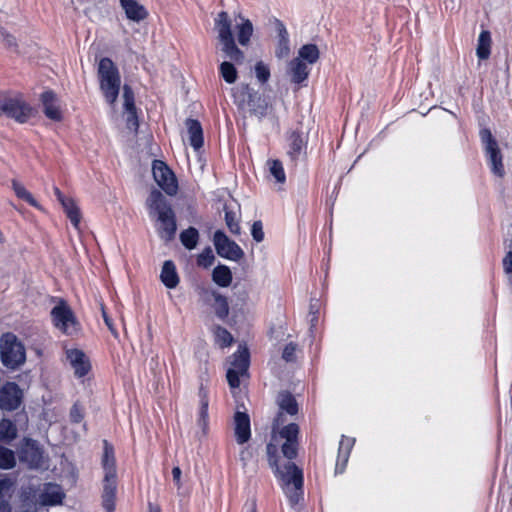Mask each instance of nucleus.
Instances as JSON below:
<instances>
[{
	"label": "nucleus",
	"instance_id": "nucleus-22",
	"mask_svg": "<svg viewBox=\"0 0 512 512\" xmlns=\"http://www.w3.org/2000/svg\"><path fill=\"white\" fill-rule=\"evenodd\" d=\"M187 128L190 145L198 150L203 146V130L199 121L195 119H187L185 122Z\"/></svg>",
	"mask_w": 512,
	"mask_h": 512
},
{
	"label": "nucleus",
	"instance_id": "nucleus-17",
	"mask_svg": "<svg viewBox=\"0 0 512 512\" xmlns=\"http://www.w3.org/2000/svg\"><path fill=\"white\" fill-rule=\"evenodd\" d=\"M120 7L128 20L139 23L148 17V11L138 0H120Z\"/></svg>",
	"mask_w": 512,
	"mask_h": 512
},
{
	"label": "nucleus",
	"instance_id": "nucleus-20",
	"mask_svg": "<svg viewBox=\"0 0 512 512\" xmlns=\"http://www.w3.org/2000/svg\"><path fill=\"white\" fill-rule=\"evenodd\" d=\"M41 100L44 106V114L51 120L60 121L62 114L56 95L52 91H45L41 95Z\"/></svg>",
	"mask_w": 512,
	"mask_h": 512
},
{
	"label": "nucleus",
	"instance_id": "nucleus-30",
	"mask_svg": "<svg viewBox=\"0 0 512 512\" xmlns=\"http://www.w3.org/2000/svg\"><path fill=\"white\" fill-rule=\"evenodd\" d=\"M61 205H62L67 217L70 219L72 225L76 229H79V225H80V221H81V213H80V209L77 206L74 199L67 198L66 200H63Z\"/></svg>",
	"mask_w": 512,
	"mask_h": 512
},
{
	"label": "nucleus",
	"instance_id": "nucleus-54",
	"mask_svg": "<svg viewBox=\"0 0 512 512\" xmlns=\"http://www.w3.org/2000/svg\"><path fill=\"white\" fill-rule=\"evenodd\" d=\"M181 473L182 472L179 467H174L172 469L173 480L175 481L178 487H181Z\"/></svg>",
	"mask_w": 512,
	"mask_h": 512
},
{
	"label": "nucleus",
	"instance_id": "nucleus-35",
	"mask_svg": "<svg viewBox=\"0 0 512 512\" xmlns=\"http://www.w3.org/2000/svg\"><path fill=\"white\" fill-rule=\"evenodd\" d=\"M353 440L350 439V438H347V437H342L340 443H339V451H338V461H337V464H336V470L338 471L339 469V462L341 461L342 462V467L340 469V472H342L343 468H344V465L345 463L347 462L348 460V457H349V453H350V450L353 446Z\"/></svg>",
	"mask_w": 512,
	"mask_h": 512
},
{
	"label": "nucleus",
	"instance_id": "nucleus-55",
	"mask_svg": "<svg viewBox=\"0 0 512 512\" xmlns=\"http://www.w3.org/2000/svg\"><path fill=\"white\" fill-rule=\"evenodd\" d=\"M0 512H11V507L7 501L0 502Z\"/></svg>",
	"mask_w": 512,
	"mask_h": 512
},
{
	"label": "nucleus",
	"instance_id": "nucleus-4",
	"mask_svg": "<svg viewBox=\"0 0 512 512\" xmlns=\"http://www.w3.org/2000/svg\"><path fill=\"white\" fill-rule=\"evenodd\" d=\"M104 451L101 465L103 469L101 503L106 512L115 511L117 491V467L114 449L106 440L103 442Z\"/></svg>",
	"mask_w": 512,
	"mask_h": 512
},
{
	"label": "nucleus",
	"instance_id": "nucleus-18",
	"mask_svg": "<svg viewBox=\"0 0 512 512\" xmlns=\"http://www.w3.org/2000/svg\"><path fill=\"white\" fill-rule=\"evenodd\" d=\"M199 397V409L197 424L202 429L203 434L207 433L208 430V407H209V393L206 386L200 385L198 391Z\"/></svg>",
	"mask_w": 512,
	"mask_h": 512
},
{
	"label": "nucleus",
	"instance_id": "nucleus-6",
	"mask_svg": "<svg viewBox=\"0 0 512 512\" xmlns=\"http://www.w3.org/2000/svg\"><path fill=\"white\" fill-rule=\"evenodd\" d=\"M232 22L226 12H220L215 19L217 38L221 45V51L226 57L241 62L244 58L243 52L236 46L232 33Z\"/></svg>",
	"mask_w": 512,
	"mask_h": 512
},
{
	"label": "nucleus",
	"instance_id": "nucleus-52",
	"mask_svg": "<svg viewBox=\"0 0 512 512\" xmlns=\"http://www.w3.org/2000/svg\"><path fill=\"white\" fill-rule=\"evenodd\" d=\"M503 269L507 274L512 273V251L507 252L503 258Z\"/></svg>",
	"mask_w": 512,
	"mask_h": 512
},
{
	"label": "nucleus",
	"instance_id": "nucleus-34",
	"mask_svg": "<svg viewBox=\"0 0 512 512\" xmlns=\"http://www.w3.org/2000/svg\"><path fill=\"white\" fill-rule=\"evenodd\" d=\"M199 233L196 228L189 227L180 234V241L185 248L192 250L196 248L198 244Z\"/></svg>",
	"mask_w": 512,
	"mask_h": 512
},
{
	"label": "nucleus",
	"instance_id": "nucleus-58",
	"mask_svg": "<svg viewBox=\"0 0 512 512\" xmlns=\"http://www.w3.org/2000/svg\"><path fill=\"white\" fill-rule=\"evenodd\" d=\"M149 512H161L159 506L149 503Z\"/></svg>",
	"mask_w": 512,
	"mask_h": 512
},
{
	"label": "nucleus",
	"instance_id": "nucleus-40",
	"mask_svg": "<svg viewBox=\"0 0 512 512\" xmlns=\"http://www.w3.org/2000/svg\"><path fill=\"white\" fill-rule=\"evenodd\" d=\"M214 337L216 343L219 344L221 347L230 346L233 342V337L231 333L220 326L214 328Z\"/></svg>",
	"mask_w": 512,
	"mask_h": 512
},
{
	"label": "nucleus",
	"instance_id": "nucleus-15",
	"mask_svg": "<svg viewBox=\"0 0 512 512\" xmlns=\"http://www.w3.org/2000/svg\"><path fill=\"white\" fill-rule=\"evenodd\" d=\"M234 436L239 445H244L251 437L250 418L239 410L234 415Z\"/></svg>",
	"mask_w": 512,
	"mask_h": 512
},
{
	"label": "nucleus",
	"instance_id": "nucleus-1",
	"mask_svg": "<svg viewBox=\"0 0 512 512\" xmlns=\"http://www.w3.org/2000/svg\"><path fill=\"white\" fill-rule=\"evenodd\" d=\"M277 405L279 408L278 414L274 419L272 426V438L269 444L277 446L281 441L282 454L285 458L293 459L297 455V435L299 433V427L295 423H289L285 425L286 418L285 414L294 416L298 412V404L296 399L290 393L282 391L277 396Z\"/></svg>",
	"mask_w": 512,
	"mask_h": 512
},
{
	"label": "nucleus",
	"instance_id": "nucleus-10",
	"mask_svg": "<svg viewBox=\"0 0 512 512\" xmlns=\"http://www.w3.org/2000/svg\"><path fill=\"white\" fill-rule=\"evenodd\" d=\"M249 352L246 347L239 346L238 350L232 355V361L227 370V381L231 389H236L240 385V378L248 373Z\"/></svg>",
	"mask_w": 512,
	"mask_h": 512
},
{
	"label": "nucleus",
	"instance_id": "nucleus-46",
	"mask_svg": "<svg viewBox=\"0 0 512 512\" xmlns=\"http://www.w3.org/2000/svg\"><path fill=\"white\" fill-rule=\"evenodd\" d=\"M253 458V451L249 446H243L239 451V460L242 463L243 468H245L249 461Z\"/></svg>",
	"mask_w": 512,
	"mask_h": 512
},
{
	"label": "nucleus",
	"instance_id": "nucleus-32",
	"mask_svg": "<svg viewBox=\"0 0 512 512\" xmlns=\"http://www.w3.org/2000/svg\"><path fill=\"white\" fill-rule=\"evenodd\" d=\"M266 167L276 183L281 185L285 183L286 174L281 161L277 159H269L266 162Z\"/></svg>",
	"mask_w": 512,
	"mask_h": 512
},
{
	"label": "nucleus",
	"instance_id": "nucleus-7",
	"mask_svg": "<svg viewBox=\"0 0 512 512\" xmlns=\"http://www.w3.org/2000/svg\"><path fill=\"white\" fill-rule=\"evenodd\" d=\"M1 363L12 370L22 366L26 361V351L22 342L13 333L0 336Z\"/></svg>",
	"mask_w": 512,
	"mask_h": 512
},
{
	"label": "nucleus",
	"instance_id": "nucleus-3",
	"mask_svg": "<svg viewBox=\"0 0 512 512\" xmlns=\"http://www.w3.org/2000/svg\"><path fill=\"white\" fill-rule=\"evenodd\" d=\"M147 206L150 214L157 215L156 230L159 237L169 242L175 237L177 230L175 214L163 194L158 190L151 191Z\"/></svg>",
	"mask_w": 512,
	"mask_h": 512
},
{
	"label": "nucleus",
	"instance_id": "nucleus-57",
	"mask_svg": "<svg viewBox=\"0 0 512 512\" xmlns=\"http://www.w3.org/2000/svg\"><path fill=\"white\" fill-rule=\"evenodd\" d=\"M247 512H256V503L254 500L247 504Z\"/></svg>",
	"mask_w": 512,
	"mask_h": 512
},
{
	"label": "nucleus",
	"instance_id": "nucleus-51",
	"mask_svg": "<svg viewBox=\"0 0 512 512\" xmlns=\"http://www.w3.org/2000/svg\"><path fill=\"white\" fill-rule=\"evenodd\" d=\"M70 418L72 422L79 423L83 419L82 408L78 404H74L70 411Z\"/></svg>",
	"mask_w": 512,
	"mask_h": 512
},
{
	"label": "nucleus",
	"instance_id": "nucleus-41",
	"mask_svg": "<svg viewBox=\"0 0 512 512\" xmlns=\"http://www.w3.org/2000/svg\"><path fill=\"white\" fill-rule=\"evenodd\" d=\"M225 222L232 234H240L239 217L235 212L229 211L227 208H225Z\"/></svg>",
	"mask_w": 512,
	"mask_h": 512
},
{
	"label": "nucleus",
	"instance_id": "nucleus-9",
	"mask_svg": "<svg viewBox=\"0 0 512 512\" xmlns=\"http://www.w3.org/2000/svg\"><path fill=\"white\" fill-rule=\"evenodd\" d=\"M51 318L54 326L64 334L71 335L78 330L76 317L64 300H59L51 310Z\"/></svg>",
	"mask_w": 512,
	"mask_h": 512
},
{
	"label": "nucleus",
	"instance_id": "nucleus-24",
	"mask_svg": "<svg viewBox=\"0 0 512 512\" xmlns=\"http://www.w3.org/2000/svg\"><path fill=\"white\" fill-rule=\"evenodd\" d=\"M276 31L278 34V44L275 51L276 57L279 59L287 58L290 53L288 32L284 24L280 21L276 23Z\"/></svg>",
	"mask_w": 512,
	"mask_h": 512
},
{
	"label": "nucleus",
	"instance_id": "nucleus-2",
	"mask_svg": "<svg viewBox=\"0 0 512 512\" xmlns=\"http://www.w3.org/2000/svg\"><path fill=\"white\" fill-rule=\"evenodd\" d=\"M274 444L267 445V454L270 466L278 479L282 482V488L289 498L291 504L299 502L302 495L303 474L302 471L293 463L291 459L283 460L276 456Z\"/></svg>",
	"mask_w": 512,
	"mask_h": 512
},
{
	"label": "nucleus",
	"instance_id": "nucleus-59",
	"mask_svg": "<svg viewBox=\"0 0 512 512\" xmlns=\"http://www.w3.org/2000/svg\"><path fill=\"white\" fill-rule=\"evenodd\" d=\"M33 457H34V459H35L36 461H38V460H39V458H40V453H39L38 449L33 450Z\"/></svg>",
	"mask_w": 512,
	"mask_h": 512
},
{
	"label": "nucleus",
	"instance_id": "nucleus-38",
	"mask_svg": "<svg viewBox=\"0 0 512 512\" xmlns=\"http://www.w3.org/2000/svg\"><path fill=\"white\" fill-rule=\"evenodd\" d=\"M16 459L14 452L0 446V469H11L15 466Z\"/></svg>",
	"mask_w": 512,
	"mask_h": 512
},
{
	"label": "nucleus",
	"instance_id": "nucleus-16",
	"mask_svg": "<svg viewBox=\"0 0 512 512\" xmlns=\"http://www.w3.org/2000/svg\"><path fill=\"white\" fill-rule=\"evenodd\" d=\"M123 100H124V114L126 115L127 128L136 131L138 128V119L136 115V108L134 105V95L132 89L125 85L123 87Z\"/></svg>",
	"mask_w": 512,
	"mask_h": 512
},
{
	"label": "nucleus",
	"instance_id": "nucleus-45",
	"mask_svg": "<svg viewBox=\"0 0 512 512\" xmlns=\"http://www.w3.org/2000/svg\"><path fill=\"white\" fill-rule=\"evenodd\" d=\"M304 145L301 135L297 132H292L290 135V147L293 153L298 154Z\"/></svg>",
	"mask_w": 512,
	"mask_h": 512
},
{
	"label": "nucleus",
	"instance_id": "nucleus-31",
	"mask_svg": "<svg viewBox=\"0 0 512 512\" xmlns=\"http://www.w3.org/2000/svg\"><path fill=\"white\" fill-rule=\"evenodd\" d=\"M212 279L217 285L228 287L232 282L231 270L225 265H218L213 269Z\"/></svg>",
	"mask_w": 512,
	"mask_h": 512
},
{
	"label": "nucleus",
	"instance_id": "nucleus-11",
	"mask_svg": "<svg viewBox=\"0 0 512 512\" xmlns=\"http://www.w3.org/2000/svg\"><path fill=\"white\" fill-rule=\"evenodd\" d=\"M153 177L156 183L170 196L178 191L177 180L170 168L160 160H154L152 166Z\"/></svg>",
	"mask_w": 512,
	"mask_h": 512
},
{
	"label": "nucleus",
	"instance_id": "nucleus-37",
	"mask_svg": "<svg viewBox=\"0 0 512 512\" xmlns=\"http://www.w3.org/2000/svg\"><path fill=\"white\" fill-rule=\"evenodd\" d=\"M17 436V428L11 420L3 419L0 422V440L11 441Z\"/></svg>",
	"mask_w": 512,
	"mask_h": 512
},
{
	"label": "nucleus",
	"instance_id": "nucleus-33",
	"mask_svg": "<svg viewBox=\"0 0 512 512\" xmlns=\"http://www.w3.org/2000/svg\"><path fill=\"white\" fill-rule=\"evenodd\" d=\"M491 37L488 31H482L478 37L476 53L480 59H487L490 55Z\"/></svg>",
	"mask_w": 512,
	"mask_h": 512
},
{
	"label": "nucleus",
	"instance_id": "nucleus-25",
	"mask_svg": "<svg viewBox=\"0 0 512 512\" xmlns=\"http://www.w3.org/2000/svg\"><path fill=\"white\" fill-rule=\"evenodd\" d=\"M288 72L291 76V81L299 84L308 78L309 68L300 58H295L289 63Z\"/></svg>",
	"mask_w": 512,
	"mask_h": 512
},
{
	"label": "nucleus",
	"instance_id": "nucleus-5",
	"mask_svg": "<svg viewBox=\"0 0 512 512\" xmlns=\"http://www.w3.org/2000/svg\"><path fill=\"white\" fill-rule=\"evenodd\" d=\"M98 78L106 101L114 104L119 94L121 78L117 67L109 58H102L99 61Z\"/></svg>",
	"mask_w": 512,
	"mask_h": 512
},
{
	"label": "nucleus",
	"instance_id": "nucleus-42",
	"mask_svg": "<svg viewBox=\"0 0 512 512\" xmlns=\"http://www.w3.org/2000/svg\"><path fill=\"white\" fill-rule=\"evenodd\" d=\"M214 259L215 257L213 255L212 250L210 248H207L198 255L197 263L199 266L207 268L213 264Z\"/></svg>",
	"mask_w": 512,
	"mask_h": 512
},
{
	"label": "nucleus",
	"instance_id": "nucleus-14",
	"mask_svg": "<svg viewBox=\"0 0 512 512\" xmlns=\"http://www.w3.org/2000/svg\"><path fill=\"white\" fill-rule=\"evenodd\" d=\"M66 359L77 377L85 376L91 368L89 358L82 350L67 349Z\"/></svg>",
	"mask_w": 512,
	"mask_h": 512
},
{
	"label": "nucleus",
	"instance_id": "nucleus-26",
	"mask_svg": "<svg viewBox=\"0 0 512 512\" xmlns=\"http://www.w3.org/2000/svg\"><path fill=\"white\" fill-rule=\"evenodd\" d=\"M11 188L17 198L27 202L29 205L40 211H44V208L41 206V204L35 199L32 193L29 192L24 186V184H22L20 181L13 179L11 181Z\"/></svg>",
	"mask_w": 512,
	"mask_h": 512
},
{
	"label": "nucleus",
	"instance_id": "nucleus-53",
	"mask_svg": "<svg viewBox=\"0 0 512 512\" xmlns=\"http://www.w3.org/2000/svg\"><path fill=\"white\" fill-rule=\"evenodd\" d=\"M101 311H102V316H103L105 324L107 325V327L111 331V333L116 337L117 336V331L115 330V328L113 326V323H112V320L107 315L103 305L101 306Z\"/></svg>",
	"mask_w": 512,
	"mask_h": 512
},
{
	"label": "nucleus",
	"instance_id": "nucleus-36",
	"mask_svg": "<svg viewBox=\"0 0 512 512\" xmlns=\"http://www.w3.org/2000/svg\"><path fill=\"white\" fill-rule=\"evenodd\" d=\"M303 62L307 61L309 64H314L319 59L318 47L314 44H306L302 46L298 52V57Z\"/></svg>",
	"mask_w": 512,
	"mask_h": 512
},
{
	"label": "nucleus",
	"instance_id": "nucleus-21",
	"mask_svg": "<svg viewBox=\"0 0 512 512\" xmlns=\"http://www.w3.org/2000/svg\"><path fill=\"white\" fill-rule=\"evenodd\" d=\"M234 22L235 28L237 30L238 42L241 45L246 46L252 36L253 25L249 19H246L241 15L235 17Z\"/></svg>",
	"mask_w": 512,
	"mask_h": 512
},
{
	"label": "nucleus",
	"instance_id": "nucleus-43",
	"mask_svg": "<svg viewBox=\"0 0 512 512\" xmlns=\"http://www.w3.org/2000/svg\"><path fill=\"white\" fill-rule=\"evenodd\" d=\"M255 74L260 82L265 83L270 77V69L263 62H257L255 65Z\"/></svg>",
	"mask_w": 512,
	"mask_h": 512
},
{
	"label": "nucleus",
	"instance_id": "nucleus-23",
	"mask_svg": "<svg viewBox=\"0 0 512 512\" xmlns=\"http://www.w3.org/2000/svg\"><path fill=\"white\" fill-rule=\"evenodd\" d=\"M210 295L211 300H209V303L213 308L215 315L219 319L224 320L229 315V304L227 298L218 291H211Z\"/></svg>",
	"mask_w": 512,
	"mask_h": 512
},
{
	"label": "nucleus",
	"instance_id": "nucleus-8",
	"mask_svg": "<svg viewBox=\"0 0 512 512\" xmlns=\"http://www.w3.org/2000/svg\"><path fill=\"white\" fill-rule=\"evenodd\" d=\"M31 107L19 95H0V116L14 119L18 123H25L31 117Z\"/></svg>",
	"mask_w": 512,
	"mask_h": 512
},
{
	"label": "nucleus",
	"instance_id": "nucleus-39",
	"mask_svg": "<svg viewBox=\"0 0 512 512\" xmlns=\"http://www.w3.org/2000/svg\"><path fill=\"white\" fill-rule=\"evenodd\" d=\"M220 74L229 84L235 83L237 80V70L230 62L224 61L221 63Z\"/></svg>",
	"mask_w": 512,
	"mask_h": 512
},
{
	"label": "nucleus",
	"instance_id": "nucleus-13",
	"mask_svg": "<svg viewBox=\"0 0 512 512\" xmlns=\"http://www.w3.org/2000/svg\"><path fill=\"white\" fill-rule=\"evenodd\" d=\"M23 400L22 389L14 382H6L0 387V409L14 411Z\"/></svg>",
	"mask_w": 512,
	"mask_h": 512
},
{
	"label": "nucleus",
	"instance_id": "nucleus-12",
	"mask_svg": "<svg viewBox=\"0 0 512 512\" xmlns=\"http://www.w3.org/2000/svg\"><path fill=\"white\" fill-rule=\"evenodd\" d=\"M213 242L216 248V251L219 256L232 260L238 261L240 260L244 252L240 248V246L234 241L230 240L224 232L218 230L214 233Z\"/></svg>",
	"mask_w": 512,
	"mask_h": 512
},
{
	"label": "nucleus",
	"instance_id": "nucleus-48",
	"mask_svg": "<svg viewBox=\"0 0 512 512\" xmlns=\"http://www.w3.org/2000/svg\"><path fill=\"white\" fill-rule=\"evenodd\" d=\"M296 345L293 343H289L285 346L282 353V358L287 361H293L295 359Z\"/></svg>",
	"mask_w": 512,
	"mask_h": 512
},
{
	"label": "nucleus",
	"instance_id": "nucleus-50",
	"mask_svg": "<svg viewBox=\"0 0 512 512\" xmlns=\"http://www.w3.org/2000/svg\"><path fill=\"white\" fill-rule=\"evenodd\" d=\"M12 482L8 478L0 479V502L5 501V496L9 493Z\"/></svg>",
	"mask_w": 512,
	"mask_h": 512
},
{
	"label": "nucleus",
	"instance_id": "nucleus-56",
	"mask_svg": "<svg viewBox=\"0 0 512 512\" xmlns=\"http://www.w3.org/2000/svg\"><path fill=\"white\" fill-rule=\"evenodd\" d=\"M54 193H55V195H56V197H57V199H58V201H59L60 203H62V202H63V200H66V199L68 198V197H65V196L62 194V192L59 190V188H57V187H55V188H54Z\"/></svg>",
	"mask_w": 512,
	"mask_h": 512
},
{
	"label": "nucleus",
	"instance_id": "nucleus-29",
	"mask_svg": "<svg viewBox=\"0 0 512 512\" xmlns=\"http://www.w3.org/2000/svg\"><path fill=\"white\" fill-rule=\"evenodd\" d=\"M485 151L489 157L492 172L497 176L502 177L504 175V167L502 163V155L498 145L485 148Z\"/></svg>",
	"mask_w": 512,
	"mask_h": 512
},
{
	"label": "nucleus",
	"instance_id": "nucleus-27",
	"mask_svg": "<svg viewBox=\"0 0 512 512\" xmlns=\"http://www.w3.org/2000/svg\"><path fill=\"white\" fill-rule=\"evenodd\" d=\"M247 107L250 113L262 118L267 114L269 104L261 95L254 93L249 94Z\"/></svg>",
	"mask_w": 512,
	"mask_h": 512
},
{
	"label": "nucleus",
	"instance_id": "nucleus-44",
	"mask_svg": "<svg viewBox=\"0 0 512 512\" xmlns=\"http://www.w3.org/2000/svg\"><path fill=\"white\" fill-rule=\"evenodd\" d=\"M0 41H2L8 48L18 51V45L15 37L4 31L2 28H0Z\"/></svg>",
	"mask_w": 512,
	"mask_h": 512
},
{
	"label": "nucleus",
	"instance_id": "nucleus-49",
	"mask_svg": "<svg viewBox=\"0 0 512 512\" xmlns=\"http://www.w3.org/2000/svg\"><path fill=\"white\" fill-rule=\"evenodd\" d=\"M480 135H481V139H482L483 143H485V148L493 147V146L497 145V142L493 138L490 130L484 129L480 132Z\"/></svg>",
	"mask_w": 512,
	"mask_h": 512
},
{
	"label": "nucleus",
	"instance_id": "nucleus-28",
	"mask_svg": "<svg viewBox=\"0 0 512 512\" xmlns=\"http://www.w3.org/2000/svg\"><path fill=\"white\" fill-rule=\"evenodd\" d=\"M160 278L162 283L169 289H173L178 285L179 277L172 261L168 260L164 262Z\"/></svg>",
	"mask_w": 512,
	"mask_h": 512
},
{
	"label": "nucleus",
	"instance_id": "nucleus-19",
	"mask_svg": "<svg viewBox=\"0 0 512 512\" xmlns=\"http://www.w3.org/2000/svg\"><path fill=\"white\" fill-rule=\"evenodd\" d=\"M64 498L62 489L55 484H46L39 496V502L45 506H53L60 504Z\"/></svg>",
	"mask_w": 512,
	"mask_h": 512
},
{
	"label": "nucleus",
	"instance_id": "nucleus-47",
	"mask_svg": "<svg viewBox=\"0 0 512 512\" xmlns=\"http://www.w3.org/2000/svg\"><path fill=\"white\" fill-rule=\"evenodd\" d=\"M251 234L256 242H261L264 239V232L261 221H255L251 228Z\"/></svg>",
	"mask_w": 512,
	"mask_h": 512
}]
</instances>
